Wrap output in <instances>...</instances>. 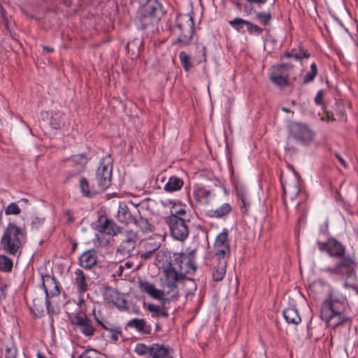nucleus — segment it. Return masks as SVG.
I'll return each instance as SVG.
<instances>
[{
	"label": "nucleus",
	"instance_id": "1",
	"mask_svg": "<svg viewBox=\"0 0 358 358\" xmlns=\"http://www.w3.org/2000/svg\"><path fill=\"white\" fill-rule=\"evenodd\" d=\"M317 245L320 252L338 260L333 266L326 268V272L347 279L356 278L358 262L355 252L348 253L346 246L334 237L328 238L325 242L317 241Z\"/></svg>",
	"mask_w": 358,
	"mask_h": 358
},
{
	"label": "nucleus",
	"instance_id": "2",
	"mask_svg": "<svg viewBox=\"0 0 358 358\" xmlns=\"http://www.w3.org/2000/svg\"><path fill=\"white\" fill-rule=\"evenodd\" d=\"M196 270L194 259L185 253H173L163 267L164 287L168 288L167 295L177 299L178 289L177 283L185 280L187 275H193Z\"/></svg>",
	"mask_w": 358,
	"mask_h": 358
},
{
	"label": "nucleus",
	"instance_id": "3",
	"mask_svg": "<svg viewBox=\"0 0 358 358\" xmlns=\"http://www.w3.org/2000/svg\"><path fill=\"white\" fill-rule=\"evenodd\" d=\"M348 308L345 296L331 292L329 298L323 301L320 309V317L329 327L336 329L341 326H347L350 330L351 319L345 315Z\"/></svg>",
	"mask_w": 358,
	"mask_h": 358
},
{
	"label": "nucleus",
	"instance_id": "4",
	"mask_svg": "<svg viewBox=\"0 0 358 358\" xmlns=\"http://www.w3.org/2000/svg\"><path fill=\"white\" fill-rule=\"evenodd\" d=\"M25 236L26 234L21 228L15 223L9 222L1 238V249L10 255H20Z\"/></svg>",
	"mask_w": 358,
	"mask_h": 358
},
{
	"label": "nucleus",
	"instance_id": "5",
	"mask_svg": "<svg viewBox=\"0 0 358 358\" xmlns=\"http://www.w3.org/2000/svg\"><path fill=\"white\" fill-rule=\"evenodd\" d=\"M176 27L178 37L172 41V45L180 47L189 45L194 31L193 16L189 13L178 15Z\"/></svg>",
	"mask_w": 358,
	"mask_h": 358
},
{
	"label": "nucleus",
	"instance_id": "6",
	"mask_svg": "<svg viewBox=\"0 0 358 358\" xmlns=\"http://www.w3.org/2000/svg\"><path fill=\"white\" fill-rule=\"evenodd\" d=\"M112 171L113 159L107 155L100 160L92 179L103 192L111 185Z\"/></svg>",
	"mask_w": 358,
	"mask_h": 358
},
{
	"label": "nucleus",
	"instance_id": "7",
	"mask_svg": "<svg viewBox=\"0 0 358 358\" xmlns=\"http://www.w3.org/2000/svg\"><path fill=\"white\" fill-rule=\"evenodd\" d=\"M243 12L247 15H255V19L262 25L268 26L271 24L272 20V13L270 10L266 11H257V9L262 8L266 3L268 0H243Z\"/></svg>",
	"mask_w": 358,
	"mask_h": 358
},
{
	"label": "nucleus",
	"instance_id": "8",
	"mask_svg": "<svg viewBox=\"0 0 358 358\" xmlns=\"http://www.w3.org/2000/svg\"><path fill=\"white\" fill-rule=\"evenodd\" d=\"M166 222L169 227L171 236L177 241H183L189 235L190 220L189 217L176 218L166 217Z\"/></svg>",
	"mask_w": 358,
	"mask_h": 358
},
{
	"label": "nucleus",
	"instance_id": "9",
	"mask_svg": "<svg viewBox=\"0 0 358 358\" xmlns=\"http://www.w3.org/2000/svg\"><path fill=\"white\" fill-rule=\"evenodd\" d=\"M289 134L298 143L308 145L313 143L315 132L307 125L299 122H292L289 125Z\"/></svg>",
	"mask_w": 358,
	"mask_h": 358
},
{
	"label": "nucleus",
	"instance_id": "10",
	"mask_svg": "<svg viewBox=\"0 0 358 358\" xmlns=\"http://www.w3.org/2000/svg\"><path fill=\"white\" fill-rule=\"evenodd\" d=\"M124 238L121 241L116 250V256L125 259L132 256L138 239L137 232L127 229L124 232Z\"/></svg>",
	"mask_w": 358,
	"mask_h": 358
},
{
	"label": "nucleus",
	"instance_id": "11",
	"mask_svg": "<svg viewBox=\"0 0 358 358\" xmlns=\"http://www.w3.org/2000/svg\"><path fill=\"white\" fill-rule=\"evenodd\" d=\"M71 324L85 337L91 338L96 333V329L92 320L85 314L75 313L69 316Z\"/></svg>",
	"mask_w": 358,
	"mask_h": 358
},
{
	"label": "nucleus",
	"instance_id": "12",
	"mask_svg": "<svg viewBox=\"0 0 358 358\" xmlns=\"http://www.w3.org/2000/svg\"><path fill=\"white\" fill-rule=\"evenodd\" d=\"M42 287L45 293V306L49 315L54 313L51 308L50 298L57 296L59 294V283L54 276L45 275L42 276Z\"/></svg>",
	"mask_w": 358,
	"mask_h": 358
},
{
	"label": "nucleus",
	"instance_id": "13",
	"mask_svg": "<svg viewBox=\"0 0 358 358\" xmlns=\"http://www.w3.org/2000/svg\"><path fill=\"white\" fill-rule=\"evenodd\" d=\"M292 69L289 63L275 64L270 69L269 79L275 85L285 87L288 85V71Z\"/></svg>",
	"mask_w": 358,
	"mask_h": 358
},
{
	"label": "nucleus",
	"instance_id": "14",
	"mask_svg": "<svg viewBox=\"0 0 358 358\" xmlns=\"http://www.w3.org/2000/svg\"><path fill=\"white\" fill-rule=\"evenodd\" d=\"M229 24L238 32H243V29L245 27L247 33L250 36H259L264 31V29L258 24L241 17H235L234 19L229 20Z\"/></svg>",
	"mask_w": 358,
	"mask_h": 358
},
{
	"label": "nucleus",
	"instance_id": "15",
	"mask_svg": "<svg viewBox=\"0 0 358 358\" xmlns=\"http://www.w3.org/2000/svg\"><path fill=\"white\" fill-rule=\"evenodd\" d=\"M138 287L141 292L146 293L148 296L154 299L159 301L163 304L165 303L166 299H173L167 295L166 291L168 290V288L164 286V290H162L157 289L155 285L149 282L148 281L140 280L138 282Z\"/></svg>",
	"mask_w": 358,
	"mask_h": 358
},
{
	"label": "nucleus",
	"instance_id": "16",
	"mask_svg": "<svg viewBox=\"0 0 358 358\" xmlns=\"http://www.w3.org/2000/svg\"><path fill=\"white\" fill-rule=\"evenodd\" d=\"M214 250L217 260H227L230 254L227 231H224L217 235L214 243Z\"/></svg>",
	"mask_w": 358,
	"mask_h": 358
},
{
	"label": "nucleus",
	"instance_id": "17",
	"mask_svg": "<svg viewBox=\"0 0 358 358\" xmlns=\"http://www.w3.org/2000/svg\"><path fill=\"white\" fill-rule=\"evenodd\" d=\"M136 210V206L132 203H129V204H128L126 202H120L117 213V218L119 222L125 224L134 223L136 218L134 215Z\"/></svg>",
	"mask_w": 358,
	"mask_h": 358
},
{
	"label": "nucleus",
	"instance_id": "18",
	"mask_svg": "<svg viewBox=\"0 0 358 358\" xmlns=\"http://www.w3.org/2000/svg\"><path fill=\"white\" fill-rule=\"evenodd\" d=\"M98 231L100 233L115 236L122 233V228L117 225L113 220L106 216H100L98 220Z\"/></svg>",
	"mask_w": 358,
	"mask_h": 358
},
{
	"label": "nucleus",
	"instance_id": "19",
	"mask_svg": "<svg viewBox=\"0 0 358 358\" xmlns=\"http://www.w3.org/2000/svg\"><path fill=\"white\" fill-rule=\"evenodd\" d=\"M79 187L83 196L85 197L92 198L95 195L103 192L94 181L90 184L88 180L85 177L80 178Z\"/></svg>",
	"mask_w": 358,
	"mask_h": 358
},
{
	"label": "nucleus",
	"instance_id": "20",
	"mask_svg": "<svg viewBox=\"0 0 358 358\" xmlns=\"http://www.w3.org/2000/svg\"><path fill=\"white\" fill-rule=\"evenodd\" d=\"M106 297L108 302L113 303L120 311L127 309L126 299L116 289L109 288L106 293Z\"/></svg>",
	"mask_w": 358,
	"mask_h": 358
},
{
	"label": "nucleus",
	"instance_id": "21",
	"mask_svg": "<svg viewBox=\"0 0 358 358\" xmlns=\"http://www.w3.org/2000/svg\"><path fill=\"white\" fill-rule=\"evenodd\" d=\"M97 262V252L94 249L84 252L78 258L79 265L85 269H91L96 265Z\"/></svg>",
	"mask_w": 358,
	"mask_h": 358
},
{
	"label": "nucleus",
	"instance_id": "22",
	"mask_svg": "<svg viewBox=\"0 0 358 358\" xmlns=\"http://www.w3.org/2000/svg\"><path fill=\"white\" fill-rule=\"evenodd\" d=\"M89 277L87 276L80 268H77L74 272L73 284L80 295L85 293L88 289Z\"/></svg>",
	"mask_w": 358,
	"mask_h": 358
},
{
	"label": "nucleus",
	"instance_id": "23",
	"mask_svg": "<svg viewBox=\"0 0 358 358\" xmlns=\"http://www.w3.org/2000/svg\"><path fill=\"white\" fill-rule=\"evenodd\" d=\"M173 350L163 345L153 343L151 345L150 356L149 358H173Z\"/></svg>",
	"mask_w": 358,
	"mask_h": 358
},
{
	"label": "nucleus",
	"instance_id": "24",
	"mask_svg": "<svg viewBox=\"0 0 358 358\" xmlns=\"http://www.w3.org/2000/svg\"><path fill=\"white\" fill-rule=\"evenodd\" d=\"M141 12L145 15H149L155 17V19L159 20V13L160 12V4L157 0H148L146 3L141 9Z\"/></svg>",
	"mask_w": 358,
	"mask_h": 358
},
{
	"label": "nucleus",
	"instance_id": "25",
	"mask_svg": "<svg viewBox=\"0 0 358 358\" xmlns=\"http://www.w3.org/2000/svg\"><path fill=\"white\" fill-rule=\"evenodd\" d=\"M126 326L127 327L134 328L143 334H150L151 331V327L146 324L144 319H132L127 323Z\"/></svg>",
	"mask_w": 358,
	"mask_h": 358
},
{
	"label": "nucleus",
	"instance_id": "26",
	"mask_svg": "<svg viewBox=\"0 0 358 358\" xmlns=\"http://www.w3.org/2000/svg\"><path fill=\"white\" fill-rule=\"evenodd\" d=\"M231 211V206L229 203H223L216 209L208 210L206 215L210 218H222L227 216Z\"/></svg>",
	"mask_w": 358,
	"mask_h": 358
},
{
	"label": "nucleus",
	"instance_id": "27",
	"mask_svg": "<svg viewBox=\"0 0 358 358\" xmlns=\"http://www.w3.org/2000/svg\"><path fill=\"white\" fill-rule=\"evenodd\" d=\"M134 224L144 234H150L155 229V226L147 218L141 216L138 218H136Z\"/></svg>",
	"mask_w": 358,
	"mask_h": 358
},
{
	"label": "nucleus",
	"instance_id": "28",
	"mask_svg": "<svg viewBox=\"0 0 358 358\" xmlns=\"http://www.w3.org/2000/svg\"><path fill=\"white\" fill-rule=\"evenodd\" d=\"M159 20L155 19V17H152L149 15H145L143 12H141L136 20V26L138 29L144 30L152 26L153 24L157 23Z\"/></svg>",
	"mask_w": 358,
	"mask_h": 358
},
{
	"label": "nucleus",
	"instance_id": "29",
	"mask_svg": "<svg viewBox=\"0 0 358 358\" xmlns=\"http://www.w3.org/2000/svg\"><path fill=\"white\" fill-rule=\"evenodd\" d=\"M285 320L289 324H298L301 319L298 310L295 308H287L282 312Z\"/></svg>",
	"mask_w": 358,
	"mask_h": 358
},
{
	"label": "nucleus",
	"instance_id": "30",
	"mask_svg": "<svg viewBox=\"0 0 358 358\" xmlns=\"http://www.w3.org/2000/svg\"><path fill=\"white\" fill-rule=\"evenodd\" d=\"M183 180L177 176H171L164 185V190L167 192H173L180 190L183 186Z\"/></svg>",
	"mask_w": 358,
	"mask_h": 358
},
{
	"label": "nucleus",
	"instance_id": "31",
	"mask_svg": "<svg viewBox=\"0 0 358 358\" xmlns=\"http://www.w3.org/2000/svg\"><path fill=\"white\" fill-rule=\"evenodd\" d=\"M218 263L213 271V278L215 281H221L226 273L227 260H217Z\"/></svg>",
	"mask_w": 358,
	"mask_h": 358
},
{
	"label": "nucleus",
	"instance_id": "32",
	"mask_svg": "<svg viewBox=\"0 0 358 358\" xmlns=\"http://www.w3.org/2000/svg\"><path fill=\"white\" fill-rule=\"evenodd\" d=\"M176 218L189 217L186 208L180 203H174L170 209V215Z\"/></svg>",
	"mask_w": 358,
	"mask_h": 358
},
{
	"label": "nucleus",
	"instance_id": "33",
	"mask_svg": "<svg viewBox=\"0 0 358 358\" xmlns=\"http://www.w3.org/2000/svg\"><path fill=\"white\" fill-rule=\"evenodd\" d=\"M70 162L76 166L75 173H80L85 169L87 158L84 155H78L74 156Z\"/></svg>",
	"mask_w": 358,
	"mask_h": 358
},
{
	"label": "nucleus",
	"instance_id": "34",
	"mask_svg": "<svg viewBox=\"0 0 358 358\" xmlns=\"http://www.w3.org/2000/svg\"><path fill=\"white\" fill-rule=\"evenodd\" d=\"M212 192L206 189L204 187H199L194 191L195 199L200 203H207V199L210 196Z\"/></svg>",
	"mask_w": 358,
	"mask_h": 358
},
{
	"label": "nucleus",
	"instance_id": "35",
	"mask_svg": "<svg viewBox=\"0 0 358 358\" xmlns=\"http://www.w3.org/2000/svg\"><path fill=\"white\" fill-rule=\"evenodd\" d=\"M282 187L283 194H286L287 193L292 199L296 198L301 191L299 182L297 181H294L292 183L289 184L287 188H286V187L282 184Z\"/></svg>",
	"mask_w": 358,
	"mask_h": 358
},
{
	"label": "nucleus",
	"instance_id": "36",
	"mask_svg": "<svg viewBox=\"0 0 358 358\" xmlns=\"http://www.w3.org/2000/svg\"><path fill=\"white\" fill-rule=\"evenodd\" d=\"M147 309L151 313L152 317H162L166 318L169 316L167 310L153 303H148Z\"/></svg>",
	"mask_w": 358,
	"mask_h": 358
},
{
	"label": "nucleus",
	"instance_id": "37",
	"mask_svg": "<svg viewBox=\"0 0 358 358\" xmlns=\"http://www.w3.org/2000/svg\"><path fill=\"white\" fill-rule=\"evenodd\" d=\"M13 266L11 259L4 255H0V270L4 272H10Z\"/></svg>",
	"mask_w": 358,
	"mask_h": 358
},
{
	"label": "nucleus",
	"instance_id": "38",
	"mask_svg": "<svg viewBox=\"0 0 358 358\" xmlns=\"http://www.w3.org/2000/svg\"><path fill=\"white\" fill-rule=\"evenodd\" d=\"M93 315L94 320L98 325L101 326L103 329H106L111 324L101 314V311L100 310L96 311L95 309L93 310Z\"/></svg>",
	"mask_w": 358,
	"mask_h": 358
},
{
	"label": "nucleus",
	"instance_id": "39",
	"mask_svg": "<svg viewBox=\"0 0 358 358\" xmlns=\"http://www.w3.org/2000/svg\"><path fill=\"white\" fill-rule=\"evenodd\" d=\"M93 315L94 320L98 325L101 326L103 329H106L111 324L101 314V311L100 310L96 311L95 309L93 310Z\"/></svg>",
	"mask_w": 358,
	"mask_h": 358
},
{
	"label": "nucleus",
	"instance_id": "40",
	"mask_svg": "<svg viewBox=\"0 0 358 358\" xmlns=\"http://www.w3.org/2000/svg\"><path fill=\"white\" fill-rule=\"evenodd\" d=\"M179 59L180 60L181 65L185 71H189L193 66L191 63L190 57L185 51L180 52Z\"/></svg>",
	"mask_w": 358,
	"mask_h": 358
},
{
	"label": "nucleus",
	"instance_id": "41",
	"mask_svg": "<svg viewBox=\"0 0 358 358\" xmlns=\"http://www.w3.org/2000/svg\"><path fill=\"white\" fill-rule=\"evenodd\" d=\"M317 74V67L315 63L310 65V70L306 73L303 79V84L313 82Z\"/></svg>",
	"mask_w": 358,
	"mask_h": 358
},
{
	"label": "nucleus",
	"instance_id": "42",
	"mask_svg": "<svg viewBox=\"0 0 358 358\" xmlns=\"http://www.w3.org/2000/svg\"><path fill=\"white\" fill-rule=\"evenodd\" d=\"M105 330L108 331L110 333V338L115 342L117 341L119 338V336L122 335L121 327L113 324L108 326V327Z\"/></svg>",
	"mask_w": 358,
	"mask_h": 358
},
{
	"label": "nucleus",
	"instance_id": "43",
	"mask_svg": "<svg viewBox=\"0 0 358 358\" xmlns=\"http://www.w3.org/2000/svg\"><path fill=\"white\" fill-rule=\"evenodd\" d=\"M293 55L292 58L296 60H301L303 58H308L310 57V54L307 50L299 47V50L292 49Z\"/></svg>",
	"mask_w": 358,
	"mask_h": 358
},
{
	"label": "nucleus",
	"instance_id": "44",
	"mask_svg": "<svg viewBox=\"0 0 358 358\" xmlns=\"http://www.w3.org/2000/svg\"><path fill=\"white\" fill-rule=\"evenodd\" d=\"M134 264L133 262L127 261L124 264H121L118 266L114 275L121 277L123 275L124 269H131L134 266Z\"/></svg>",
	"mask_w": 358,
	"mask_h": 358
},
{
	"label": "nucleus",
	"instance_id": "45",
	"mask_svg": "<svg viewBox=\"0 0 358 358\" xmlns=\"http://www.w3.org/2000/svg\"><path fill=\"white\" fill-rule=\"evenodd\" d=\"M150 346H147L143 343H138L135 348V352L140 355H144L147 353L150 356Z\"/></svg>",
	"mask_w": 358,
	"mask_h": 358
},
{
	"label": "nucleus",
	"instance_id": "46",
	"mask_svg": "<svg viewBox=\"0 0 358 358\" xmlns=\"http://www.w3.org/2000/svg\"><path fill=\"white\" fill-rule=\"evenodd\" d=\"M32 312L41 313L43 312V303L40 299H34L33 300V306L31 307Z\"/></svg>",
	"mask_w": 358,
	"mask_h": 358
},
{
	"label": "nucleus",
	"instance_id": "47",
	"mask_svg": "<svg viewBox=\"0 0 358 358\" xmlns=\"http://www.w3.org/2000/svg\"><path fill=\"white\" fill-rule=\"evenodd\" d=\"M21 212L20 208L15 203H10L5 209V214L8 215H18Z\"/></svg>",
	"mask_w": 358,
	"mask_h": 358
},
{
	"label": "nucleus",
	"instance_id": "48",
	"mask_svg": "<svg viewBox=\"0 0 358 358\" xmlns=\"http://www.w3.org/2000/svg\"><path fill=\"white\" fill-rule=\"evenodd\" d=\"M59 117V114H55V115H52L50 118V124L51 127L55 129H59L64 126V124L62 123L59 120H58V117Z\"/></svg>",
	"mask_w": 358,
	"mask_h": 358
},
{
	"label": "nucleus",
	"instance_id": "49",
	"mask_svg": "<svg viewBox=\"0 0 358 358\" xmlns=\"http://www.w3.org/2000/svg\"><path fill=\"white\" fill-rule=\"evenodd\" d=\"M17 355V349L15 346H6L5 352V358H16Z\"/></svg>",
	"mask_w": 358,
	"mask_h": 358
},
{
	"label": "nucleus",
	"instance_id": "50",
	"mask_svg": "<svg viewBox=\"0 0 358 358\" xmlns=\"http://www.w3.org/2000/svg\"><path fill=\"white\" fill-rule=\"evenodd\" d=\"M45 218L39 217H33L31 218V225L33 229H39L44 223Z\"/></svg>",
	"mask_w": 358,
	"mask_h": 358
},
{
	"label": "nucleus",
	"instance_id": "51",
	"mask_svg": "<svg viewBox=\"0 0 358 358\" xmlns=\"http://www.w3.org/2000/svg\"><path fill=\"white\" fill-rule=\"evenodd\" d=\"M8 285L0 281V301L6 299Z\"/></svg>",
	"mask_w": 358,
	"mask_h": 358
},
{
	"label": "nucleus",
	"instance_id": "52",
	"mask_svg": "<svg viewBox=\"0 0 358 358\" xmlns=\"http://www.w3.org/2000/svg\"><path fill=\"white\" fill-rule=\"evenodd\" d=\"M324 96V92L322 90H319L317 92L316 96L315 97V102L318 106L323 105V99Z\"/></svg>",
	"mask_w": 358,
	"mask_h": 358
},
{
	"label": "nucleus",
	"instance_id": "53",
	"mask_svg": "<svg viewBox=\"0 0 358 358\" xmlns=\"http://www.w3.org/2000/svg\"><path fill=\"white\" fill-rule=\"evenodd\" d=\"M64 217L67 224H71L75 221L72 212L70 210H66L64 212Z\"/></svg>",
	"mask_w": 358,
	"mask_h": 358
},
{
	"label": "nucleus",
	"instance_id": "54",
	"mask_svg": "<svg viewBox=\"0 0 358 358\" xmlns=\"http://www.w3.org/2000/svg\"><path fill=\"white\" fill-rule=\"evenodd\" d=\"M159 246L160 245L157 243H146L145 244L146 250L151 251L152 253L157 250Z\"/></svg>",
	"mask_w": 358,
	"mask_h": 358
},
{
	"label": "nucleus",
	"instance_id": "55",
	"mask_svg": "<svg viewBox=\"0 0 358 358\" xmlns=\"http://www.w3.org/2000/svg\"><path fill=\"white\" fill-rule=\"evenodd\" d=\"M94 354V351L89 350L84 351L82 354L80 355L78 358H93L92 355Z\"/></svg>",
	"mask_w": 358,
	"mask_h": 358
},
{
	"label": "nucleus",
	"instance_id": "56",
	"mask_svg": "<svg viewBox=\"0 0 358 358\" xmlns=\"http://www.w3.org/2000/svg\"><path fill=\"white\" fill-rule=\"evenodd\" d=\"M237 196L241 201H245V199H248L247 194L243 189H237Z\"/></svg>",
	"mask_w": 358,
	"mask_h": 358
},
{
	"label": "nucleus",
	"instance_id": "57",
	"mask_svg": "<svg viewBox=\"0 0 358 358\" xmlns=\"http://www.w3.org/2000/svg\"><path fill=\"white\" fill-rule=\"evenodd\" d=\"M153 253L148 250H146L145 252H142L140 255L141 258L145 260L150 259L152 256Z\"/></svg>",
	"mask_w": 358,
	"mask_h": 358
},
{
	"label": "nucleus",
	"instance_id": "58",
	"mask_svg": "<svg viewBox=\"0 0 358 358\" xmlns=\"http://www.w3.org/2000/svg\"><path fill=\"white\" fill-rule=\"evenodd\" d=\"M345 287L346 288H351L354 292L355 295L358 297V287L354 285H350L348 282H345L344 284Z\"/></svg>",
	"mask_w": 358,
	"mask_h": 358
},
{
	"label": "nucleus",
	"instance_id": "59",
	"mask_svg": "<svg viewBox=\"0 0 358 358\" xmlns=\"http://www.w3.org/2000/svg\"><path fill=\"white\" fill-rule=\"evenodd\" d=\"M334 156L336 157V159L340 162V163L344 166L347 167V164L343 159V158L337 152L334 153Z\"/></svg>",
	"mask_w": 358,
	"mask_h": 358
},
{
	"label": "nucleus",
	"instance_id": "60",
	"mask_svg": "<svg viewBox=\"0 0 358 358\" xmlns=\"http://www.w3.org/2000/svg\"><path fill=\"white\" fill-rule=\"evenodd\" d=\"M201 52H202V59L199 62L206 61V48L205 46L201 47Z\"/></svg>",
	"mask_w": 358,
	"mask_h": 358
},
{
	"label": "nucleus",
	"instance_id": "61",
	"mask_svg": "<svg viewBox=\"0 0 358 358\" xmlns=\"http://www.w3.org/2000/svg\"><path fill=\"white\" fill-rule=\"evenodd\" d=\"M243 207L245 208V211L247 210V208L250 206V203L248 200V199H245V201H242Z\"/></svg>",
	"mask_w": 358,
	"mask_h": 358
},
{
	"label": "nucleus",
	"instance_id": "62",
	"mask_svg": "<svg viewBox=\"0 0 358 358\" xmlns=\"http://www.w3.org/2000/svg\"><path fill=\"white\" fill-rule=\"evenodd\" d=\"M326 117L328 120H332V121L334 120V115H333V113H331L330 112H328V111L326 112Z\"/></svg>",
	"mask_w": 358,
	"mask_h": 358
},
{
	"label": "nucleus",
	"instance_id": "63",
	"mask_svg": "<svg viewBox=\"0 0 358 358\" xmlns=\"http://www.w3.org/2000/svg\"><path fill=\"white\" fill-rule=\"evenodd\" d=\"M43 50L47 52H52L54 51V49L46 45L43 46Z\"/></svg>",
	"mask_w": 358,
	"mask_h": 358
},
{
	"label": "nucleus",
	"instance_id": "64",
	"mask_svg": "<svg viewBox=\"0 0 358 358\" xmlns=\"http://www.w3.org/2000/svg\"><path fill=\"white\" fill-rule=\"evenodd\" d=\"M292 55H293V51H292V50L290 52L285 53V54L284 55V56H285V57H287V58H292Z\"/></svg>",
	"mask_w": 358,
	"mask_h": 358
}]
</instances>
